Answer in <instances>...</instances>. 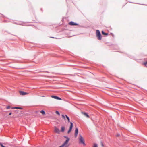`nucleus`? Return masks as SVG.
<instances>
[{
    "mask_svg": "<svg viewBox=\"0 0 147 147\" xmlns=\"http://www.w3.org/2000/svg\"><path fill=\"white\" fill-rule=\"evenodd\" d=\"M65 137L66 138V140L64 143L59 147H68L69 146V145L68 144L69 141V140L70 139L66 136H65Z\"/></svg>",
    "mask_w": 147,
    "mask_h": 147,
    "instance_id": "1",
    "label": "nucleus"
},
{
    "mask_svg": "<svg viewBox=\"0 0 147 147\" xmlns=\"http://www.w3.org/2000/svg\"><path fill=\"white\" fill-rule=\"evenodd\" d=\"M78 138L79 140V143L80 144H83L84 146H85L86 144L84 142V139L81 135L80 134L79 135Z\"/></svg>",
    "mask_w": 147,
    "mask_h": 147,
    "instance_id": "2",
    "label": "nucleus"
},
{
    "mask_svg": "<svg viewBox=\"0 0 147 147\" xmlns=\"http://www.w3.org/2000/svg\"><path fill=\"white\" fill-rule=\"evenodd\" d=\"M96 35L98 39L100 40L101 39V36L99 31L97 30L96 31Z\"/></svg>",
    "mask_w": 147,
    "mask_h": 147,
    "instance_id": "3",
    "label": "nucleus"
},
{
    "mask_svg": "<svg viewBox=\"0 0 147 147\" xmlns=\"http://www.w3.org/2000/svg\"><path fill=\"white\" fill-rule=\"evenodd\" d=\"M69 24L71 26H78V24L74 23V22L71 21L69 23Z\"/></svg>",
    "mask_w": 147,
    "mask_h": 147,
    "instance_id": "4",
    "label": "nucleus"
},
{
    "mask_svg": "<svg viewBox=\"0 0 147 147\" xmlns=\"http://www.w3.org/2000/svg\"><path fill=\"white\" fill-rule=\"evenodd\" d=\"M73 127V124L71 122H70V127L69 129L67 132L68 134H69L71 132V131L72 130Z\"/></svg>",
    "mask_w": 147,
    "mask_h": 147,
    "instance_id": "5",
    "label": "nucleus"
},
{
    "mask_svg": "<svg viewBox=\"0 0 147 147\" xmlns=\"http://www.w3.org/2000/svg\"><path fill=\"white\" fill-rule=\"evenodd\" d=\"M19 93L21 95H25L28 94H29L28 93H27V92H26L22 91H20Z\"/></svg>",
    "mask_w": 147,
    "mask_h": 147,
    "instance_id": "6",
    "label": "nucleus"
},
{
    "mask_svg": "<svg viewBox=\"0 0 147 147\" xmlns=\"http://www.w3.org/2000/svg\"><path fill=\"white\" fill-rule=\"evenodd\" d=\"M78 134V129L77 127H76L75 131L74 136L75 138H76Z\"/></svg>",
    "mask_w": 147,
    "mask_h": 147,
    "instance_id": "7",
    "label": "nucleus"
},
{
    "mask_svg": "<svg viewBox=\"0 0 147 147\" xmlns=\"http://www.w3.org/2000/svg\"><path fill=\"white\" fill-rule=\"evenodd\" d=\"M54 132L58 134H59L60 131L56 127H55L54 128Z\"/></svg>",
    "mask_w": 147,
    "mask_h": 147,
    "instance_id": "8",
    "label": "nucleus"
},
{
    "mask_svg": "<svg viewBox=\"0 0 147 147\" xmlns=\"http://www.w3.org/2000/svg\"><path fill=\"white\" fill-rule=\"evenodd\" d=\"M51 97L53 98H54L55 99L60 100H61V98H59V97L57 96H56L52 95V96H51Z\"/></svg>",
    "mask_w": 147,
    "mask_h": 147,
    "instance_id": "9",
    "label": "nucleus"
},
{
    "mask_svg": "<svg viewBox=\"0 0 147 147\" xmlns=\"http://www.w3.org/2000/svg\"><path fill=\"white\" fill-rule=\"evenodd\" d=\"M82 113L84 115L86 116L87 117L89 118V115L86 113L85 112H82Z\"/></svg>",
    "mask_w": 147,
    "mask_h": 147,
    "instance_id": "10",
    "label": "nucleus"
},
{
    "mask_svg": "<svg viewBox=\"0 0 147 147\" xmlns=\"http://www.w3.org/2000/svg\"><path fill=\"white\" fill-rule=\"evenodd\" d=\"M65 130V128L63 126L61 127V131L64 132Z\"/></svg>",
    "mask_w": 147,
    "mask_h": 147,
    "instance_id": "11",
    "label": "nucleus"
},
{
    "mask_svg": "<svg viewBox=\"0 0 147 147\" xmlns=\"http://www.w3.org/2000/svg\"><path fill=\"white\" fill-rule=\"evenodd\" d=\"M40 112L42 114V115H44L45 114V112L43 110H41L40 111Z\"/></svg>",
    "mask_w": 147,
    "mask_h": 147,
    "instance_id": "12",
    "label": "nucleus"
},
{
    "mask_svg": "<svg viewBox=\"0 0 147 147\" xmlns=\"http://www.w3.org/2000/svg\"><path fill=\"white\" fill-rule=\"evenodd\" d=\"M12 109H22V108L21 107H12Z\"/></svg>",
    "mask_w": 147,
    "mask_h": 147,
    "instance_id": "13",
    "label": "nucleus"
},
{
    "mask_svg": "<svg viewBox=\"0 0 147 147\" xmlns=\"http://www.w3.org/2000/svg\"><path fill=\"white\" fill-rule=\"evenodd\" d=\"M102 33L103 35H108V34L107 33H105L103 31H102Z\"/></svg>",
    "mask_w": 147,
    "mask_h": 147,
    "instance_id": "14",
    "label": "nucleus"
},
{
    "mask_svg": "<svg viewBox=\"0 0 147 147\" xmlns=\"http://www.w3.org/2000/svg\"><path fill=\"white\" fill-rule=\"evenodd\" d=\"M65 116H66V118L67 119L68 122H70V119H69V118L67 115H65Z\"/></svg>",
    "mask_w": 147,
    "mask_h": 147,
    "instance_id": "15",
    "label": "nucleus"
},
{
    "mask_svg": "<svg viewBox=\"0 0 147 147\" xmlns=\"http://www.w3.org/2000/svg\"><path fill=\"white\" fill-rule=\"evenodd\" d=\"M65 115H62V118L63 119H65V117H66Z\"/></svg>",
    "mask_w": 147,
    "mask_h": 147,
    "instance_id": "16",
    "label": "nucleus"
},
{
    "mask_svg": "<svg viewBox=\"0 0 147 147\" xmlns=\"http://www.w3.org/2000/svg\"><path fill=\"white\" fill-rule=\"evenodd\" d=\"M93 147H98L97 144L96 143L94 144Z\"/></svg>",
    "mask_w": 147,
    "mask_h": 147,
    "instance_id": "17",
    "label": "nucleus"
},
{
    "mask_svg": "<svg viewBox=\"0 0 147 147\" xmlns=\"http://www.w3.org/2000/svg\"><path fill=\"white\" fill-rule=\"evenodd\" d=\"M55 113H56V114H57L58 115H60V114L59 113V112L57 111H56V112H55Z\"/></svg>",
    "mask_w": 147,
    "mask_h": 147,
    "instance_id": "18",
    "label": "nucleus"
},
{
    "mask_svg": "<svg viewBox=\"0 0 147 147\" xmlns=\"http://www.w3.org/2000/svg\"><path fill=\"white\" fill-rule=\"evenodd\" d=\"M144 64L147 67V62L144 63Z\"/></svg>",
    "mask_w": 147,
    "mask_h": 147,
    "instance_id": "19",
    "label": "nucleus"
},
{
    "mask_svg": "<svg viewBox=\"0 0 147 147\" xmlns=\"http://www.w3.org/2000/svg\"><path fill=\"white\" fill-rule=\"evenodd\" d=\"M0 145L1 146V147H5L4 146H3L2 144L1 143H0Z\"/></svg>",
    "mask_w": 147,
    "mask_h": 147,
    "instance_id": "20",
    "label": "nucleus"
},
{
    "mask_svg": "<svg viewBox=\"0 0 147 147\" xmlns=\"http://www.w3.org/2000/svg\"><path fill=\"white\" fill-rule=\"evenodd\" d=\"M10 108H11V107L9 106H7L6 107V108L7 109H9Z\"/></svg>",
    "mask_w": 147,
    "mask_h": 147,
    "instance_id": "21",
    "label": "nucleus"
},
{
    "mask_svg": "<svg viewBox=\"0 0 147 147\" xmlns=\"http://www.w3.org/2000/svg\"><path fill=\"white\" fill-rule=\"evenodd\" d=\"M101 144L102 146L103 147L104 146V145L103 143L102 142H101Z\"/></svg>",
    "mask_w": 147,
    "mask_h": 147,
    "instance_id": "22",
    "label": "nucleus"
},
{
    "mask_svg": "<svg viewBox=\"0 0 147 147\" xmlns=\"http://www.w3.org/2000/svg\"><path fill=\"white\" fill-rule=\"evenodd\" d=\"M11 114H12V113H11V112H10V113H9V115H11Z\"/></svg>",
    "mask_w": 147,
    "mask_h": 147,
    "instance_id": "23",
    "label": "nucleus"
},
{
    "mask_svg": "<svg viewBox=\"0 0 147 147\" xmlns=\"http://www.w3.org/2000/svg\"><path fill=\"white\" fill-rule=\"evenodd\" d=\"M119 136V135H117V136Z\"/></svg>",
    "mask_w": 147,
    "mask_h": 147,
    "instance_id": "24",
    "label": "nucleus"
}]
</instances>
